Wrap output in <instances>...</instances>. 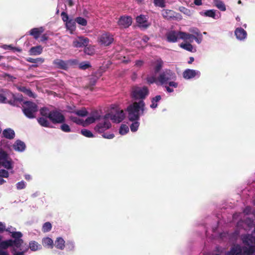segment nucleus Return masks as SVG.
I'll return each instance as SVG.
<instances>
[{"instance_id":"f257e3e1","label":"nucleus","mask_w":255,"mask_h":255,"mask_svg":"<svg viewBox=\"0 0 255 255\" xmlns=\"http://www.w3.org/2000/svg\"><path fill=\"white\" fill-rule=\"evenodd\" d=\"M252 210L251 207L248 206L244 209L243 213L235 214L233 216V220L236 221L239 217L244 216L245 221L240 220L237 223L239 228H243L248 231L253 229L251 235H245L242 236V240L245 245H255V222L253 219L255 216V213L250 214Z\"/></svg>"},{"instance_id":"f03ea898","label":"nucleus","mask_w":255,"mask_h":255,"mask_svg":"<svg viewBox=\"0 0 255 255\" xmlns=\"http://www.w3.org/2000/svg\"><path fill=\"white\" fill-rule=\"evenodd\" d=\"M13 239L1 240L0 243V255H24L28 248L23 250V240Z\"/></svg>"},{"instance_id":"7ed1b4c3","label":"nucleus","mask_w":255,"mask_h":255,"mask_svg":"<svg viewBox=\"0 0 255 255\" xmlns=\"http://www.w3.org/2000/svg\"><path fill=\"white\" fill-rule=\"evenodd\" d=\"M145 111V103L143 100L135 102L127 108L128 119L130 121L139 120L140 116Z\"/></svg>"},{"instance_id":"20e7f679","label":"nucleus","mask_w":255,"mask_h":255,"mask_svg":"<svg viewBox=\"0 0 255 255\" xmlns=\"http://www.w3.org/2000/svg\"><path fill=\"white\" fill-rule=\"evenodd\" d=\"M176 77L174 73L170 70H165L160 74L157 79L155 76H148L146 78V81L149 84L157 83L158 82L162 85L167 83V82L169 80L176 79Z\"/></svg>"},{"instance_id":"39448f33","label":"nucleus","mask_w":255,"mask_h":255,"mask_svg":"<svg viewBox=\"0 0 255 255\" xmlns=\"http://www.w3.org/2000/svg\"><path fill=\"white\" fill-rule=\"evenodd\" d=\"M246 246L244 247L238 245L234 246L226 255H255V245Z\"/></svg>"},{"instance_id":"423d86ee","label":"nucleus","mask_w":255,"mask_h":255,"mask_svg":"<svg viewBox=\"0 0 255 255\" xmlns=\"http://www.w3.org/2000/svg\"><path fill=\"white\" fill-rule=\"evenodd\" d=\"M37 111V106L35 103L29 101L23 103L22 111L25 116L28 118H34Z\"/></svg>"},{"instance_id":"0eeeda50","label":"nucleus","mask_w":255,"mask_h":255,"mask_svg":"<svg viewBox=\"0 0 255 255\" xmlns=\"http://www.w3.org/2000/svg\"><path fill=\"white\" fill-rule=\"evenodd\" d=\"M111 127V124L109 121V115H105L103 117L101 116L94 129L96 132L101 133H104Z\"/></svg>"},{"instance_id":"6e6552de","label":"nucleus","mask_w":255,"mask_h":255,"mask_svg":"<svg viewBox=\"0 0 255 255\" xmlns=\"http://www.w3.org/2000/svg\"><path fill=\"white\" fill-rule=\"evenodd\" d=\"M149 94V90L145 86L133 87L131 89V96L134 100L145 99Z\"/></svg>"},{"instance_id":"1a4fd4ad","label":"nucleus","mask_w":255,"mask_h":255,"mask_svg":"<svg viewBox=\"0 0 255 255\" xmlns=\"http://www.w3.org/2000/svg\"><path fill=\"white\" fill-rule=\"evenodd\" d=\"M0 166L6 169H12L13 168L11 158L7 152L2 149H0Z\"/></svg>"},{"instance_id":"9d476101","label":"nucleus","mask_w":255,"mask_h":255,"mask_svg":"<svg viewBox=\"0 0 255 255\" xmlns=\"http://www.w3.org/2000/svg\"><path fill=\"white\" fill-rule=\"evenodd\" d=\"M0 103H8L15 105V99L14 96L8 91L0 93Z\"/></svg>"},{"instance_id":"9b49d317","label":"nucleus","mask_w":255,"mask_h":255,"mask_svg":"<svg viewBox=\"0 0 255 255\" xmlns=\"http://www.w3.org/2000/svg\"><path fill=\"white\" fill-rule=\"evenodd\" d=\"M109 115V120L110 119L113 122L119 123L125 118V114L123 110L118 109L115 113L112 112L107 114Z\"/></svg>"},{"instance_id":"f8f14e48","label":"nucleus","mask_w":255,"mask_h":255,"mask_svg":"<svg viewBox=\"0 0 255 255\" xmlns=\"http://www.w3.org/2000/svg\"><path fill=\"white\" fill-rule=\"evenodd\" d=\"M181 38L182 40L184 41H189L190 42H192L195 40L198 44H200L203 40L201 33L197 35V36L189 33H181Z\"/></svg>"},{"instance_id":"ddd939ff","label":"nucleus","mask_w":255,"mask_h":255,"mask_svg":"<svg viewBox=\"0 0 255 255\" xmlns=\"http://www.w3.org/2000/svg\"><path fill=\"white\" fill-rule=\"evenodd\" d=\"M49 120L54 124L63 123L65 121L63 115L59 111H53L49 115Z\"/></svg>"},{"instance_id":"4468645a","label":"nucleus","mask_w":255,"mask_h":255,"mask_svg":"<svg viewBox=\"0 0 255 255\" xmlns=\"http://www.w3.org/2000/svg\"><path fill=\"white\" fill-rule=\"evenodd\" d=\"M181 33H186V32L170 31L166 34L167 40L169 42H175L178 39H182Z\"/></svg>"},{"instance_id":"2eb2a0df","label":"nucleus","mask_w":255,"mask_h":255,"mask_svg":"<svg viewBox=\"0 0 255 255\" xmlns=\"http://www.w3.org/2000/svg\"><path fill=\"white\" fill-rule=\"evenodd\" d=\"M200 72L198 70L187 69L183 72V77L186 80H190L200 76Z\"/></svg>"},{"instance_id":"dca6fc26","label":"nucleus","mask_w":255,"mask_h":255,"mask_svg":"<svg viewBox=\"0 0 255 255\" xmlns=\"http://www.w3.org/2000/svg\"><path fill=\"white\" fill-rule=\"evenodd\" d=\"M100 117L101 115L98 111L93 112L90 116L84 121V127H86L94 123L96 121L99 120Z\"/></svg>"},{"instance_id":"f3484780","label":"nucleus","mask_w":255,"mask_h":255,"mask_svg":"<svg viewBox=\"0 0 255 255\" xmlns=\"http://www.w3.org/2000/svg\"><path fill=\"white\" fill-rule=\"evenodd\" d=\"M89 40L84 37H78L73 42V45L76 48H80L86 46L88 45Z\"/></svg>"},{"instance_id":"a211bd4d","label":"nucleus","mask_w":255,"mask_h":255,"mask_svg":"<svg viewBox=\"0 0 255 255\" xmlns=\"http://www.w3.org/2000/svg\"><path fill=\"white\" fill-rule=\"evenodd\" d=\"M113 36L108 34H103L100 37L99 41L102 45L108 46L111 44L113 41Z\"/></svg>"},{"instance_id":"6ab92c4d","label":"nucleus","mask_w":255,"mask_h":255,"mask_svg":"<svg viewBox=\"0 0 255 255\" xmlns=\"http://www.w3.org/2000/svg\"><path fill=\"white\" fill-rule=\"evenodd\" d=\"M136 20L138 26L141 28H146L150 25L147 21V17L146 15H140L137 16Z\"/></svg>"},{"instance_id":"aec40b11","label":"nucleus","mask_w":255,"mask_h":255,"mask_svg":"<svg viewBox=\"0 0 255 255\" xmlns=\"http://www.w3.org/2000/svg\"><path fill=\"white\" fill-rule=\"evenodd\" d=\"M132 18L130 16H121L118 21L119 25L123 28L128 27L131 24Z\"/></svg>"},{"instance_id":"412c9836","label":"nucleus","mask_w":255,"mask_h":255,"mask_svg":"<svg viewBox=\"0 0 255 255\" xmlns=\"http://www.w3.org/2000/svg\"><path fill=\"white\" fill-rule=\"evenodd\" d=\"M235 34L236 38L241 41L244 40L247 36V32L241 27L237 28L235 30Z\"/></svg>"},{"instance_id":"4be33fe9","label":"nucleus","mask_w":255,"mask_h":255,"mask_svg":"<svg viewBox=\"0 0 255 255\" xmlns=\"http://www.w3.org/2000/svg\"><path fill=\"white\" fill-rule=\"evenodd\" d=\"M44 31V29L43 27H39L38 28H33L31 29L29 33L30 35L33 36L35 39H37L40 35L43 33Z\"/></svg>"},{"instance_id":"5701e85b","label":"nucleus","mask_w":255,"mask_h":255,"mask_svg":"<svg viewBox=\"0 0 255 255\" xmlns=\"http://www.w3.org/2000/svg\"><path fill=\"white\" fill-rule=\"evenodd\" d=\"M5 231L10 233L12 238L21 239L22 237V234L21 232H16L15 229L12 227H8L7 229L5 228Z\"/></svg>"},{"instance_id":"b1692460","label":"nucleus","mask_w":255,"mask_h":255,"mask_svg":"<svg viewBox=\"0 0 255 255\" xmlns=\"http://www.w3.org/2000/svg\"><path fill=\"white\" fill-rule=\"evenodd\" d=\"M54 66L58 68L66 69L68 68V62L61 59H56L53 61Z\"/></svg>"},{"instance_id":"393cba45","label":"nucleus","mask_w":255,"mask_h":255,"mask_svg":"<svg viewBox=\"0 0 255 255\" xmlns=\"http://www.w3.org/2000/svg\"><path fill=\"white\" fill-rule=\"evenodd\" d=\"M61 7V9L63 10V11L61 13V17L62 20L64 21L67 22V21H68V14L64 11V10L66 9V6L65 4H63V3H59L58 4V9L57 10V13L59 12V8Z\"/></svg>"},{"instance_id":"a878e982","label":"nucleus","mask_w":255,"mask_h":255,"mask_svg":"<svg viewBox=\"0 0 255 255\" xmlns=\"http://www.w3.org/2000/svg\"><path fill=\"white\" fill-rule=\"evenodd\" d=\"M200 14L202 16L212 17L215 19H217L219 17L216 14V11L214 9H210L204 11H201Z\"/></svg>"},{"instance_id":"bb28decb","label":"nucleus","mask_w":255,"mask_h":255,"mask_svg":"<svg viewBox=\"0 0 255 255\" xmlns=\"http://www.w3.org/2000/svg\"><path fill=\"white\" fill-rule=\"evenodd\" d=\"M14 149L17 151H23L25 148L24 143L21 140H17L15 141L13 145Z\"/></svg>"},{"instance_id":"cd10ccee","label":"nucleus","mask_w":255,"mask_h":255,"mask_svg":"<svg viewBox=\"0 0 255 255\" xmlns=\"http://www.w3.org/2000/svg\"><path fill=\"white\" fill-rule=\"evenodd\" d=\"M191 42H184L181 43L180 44V47L188 51L191 52H195L196 51V48H195L191 43Z\"/></svg>"},{"instance_id":"c85d7f7f","label":"nucleus","mask_w":255,"mask_h":255,"mask_svg":"<svg viewBox=\"0 0 255 255\" xmlns=\"http://www.w3.org/2000/svg\"><path fill=\"white\" fill-rule=\"evenodd\" d=\"M3 136L8 139H12L15 136L14 130L10 128L5 129L2 132Z\"/></svg>"},{"instance_id":"c756f323","label":"nucleus","mask_w":255,"mask_h":255,"mask_svg":"<svg viewBox=\"0 0 255 255\" xmlns=\"http://www.w3.org/2000/svg\"><path fill=\"white\" fill-rule=\"evenodd\" d=\"M55 246L56 248L62 250L65 247V242L63 238L58 237L55 241Z\"/></svg>"},{"instance_id":"7c9ffc66","label":"nucleus","mask_w":255,"mask_h":255,"mask_svg":"<svg viewBox=\"0 0 255 255\" xmlns=\"http://www.w3.org/2000/svg\"><path fill=\"white\" fill-rule=\"evenodd\" d=\"M28 247L32 252H36L42 249L41 245L34 241H30L29 243Z\"/></svg>"},{"instance_id":"2f4dec72","label":"nucleus","mask_w":255,"mask_h":255,"mask_svg":"<svg viewBox=\"0 0 255 255\" xmlns=\"http://www.w3.org/2000/svg\"><path fill=\"white\" fill-rule=\"evenodd\" d=\"M161 99V97L160 95H157L155 97L151 98V104L150 105V107L152 109H156L157 107L158 104L160 101Z\"/></svg>"},{"instance_id":"473e14b6","label":"nucleus","mask_w":255,"mask_h":255,"mask_svg":"<svg viewBox=\"0 0 255 255\" xmlns=\"http://www.w3.org/2000/svg\"><path fill=\"white\" fill-rule=\"evenodd\" d=\"M42 245L45 247L51 249L53 247V242L49 237L44 238L42 240Z\"/></svg>"},{"instance_id":"72a5a7b5","label":"nucleus","mask_w":255,"mask_h":255,"mask_svg":"<svg viewBox=\"0 0 255 255\" xmlns=\"http://www.w3.org/2000/svg\"><path fill=\"white\" fill-rule=\"evenodd\" d=\"M42 47L41 46H37L30 48L29 50L30 54L31 55H37L41 53Z\"/></svg>"},{"instance_id":"f704fd0d","label":"nucleus","mask_w":255,"mask_h":255,"mask_svg":"<svg viewBox=\"0 0 255 255\" xmlns=\"http://www.w3.org/2000/svg\"><path fill=\"white\" fill-rule=\"evenodd\" d=\"M215 6L220 10L225 11L226 10V7L224 2L221 0H214Z\"/></svg>"},{"instance_id":"c9c22d12","label":"nucleus","mask_w":255,"mask_h":255,"mask_svg":"<svg viewBox=\"0 0 255 255\" xmlns=\"http://www.w3.org/2000/svg\"><path fill=\"white\" fill-rule=\"evenodd\" d=\"M66 26L70 33H72L76 28L75 22L72 20H70L66 23Z\"/></svg>"},{"instance_id":"e433bc0d","label":"nucleus","mask_w":255,"mask_h":255,"mask_svg":"<svg viewBox=\"0 0 255 255\" xmlns=\"http://www.w3.org/2000/svg\"><path fill=\"white\" fill-rule=\"evenodd\" d=\"M163 62L161 59H158L155 61L154 71L155 74L153 76H156V73L158 72L162 67Z\"/></svg>"},{"instance_id":"4c0bfd02","label":"nucleus","mask_w":255,"mask_h":255,"mask_svg":"<svg viewBox=\"0 0 255 255\" xmlns=\"http://www.w3.org/2000/svg\"><path fill=\"white\" fill-rule=\"evenodd\" d=\"M162 15L166 19H170L174 16L173 11L168 9L162 10Z\"/></svg>"},{"instance_id":"58836bf2","label":"nucleus","mask_w":255,"mask_h":255,"mask_svg":"<svg viewBox=\"0 0 255 255\" xmlns=\"http://www.w3.org/2000/svg\"><path fill=\"white\" fill-rule=\"evenodd\" d=\"M65 247L67 251H73L75 247V243L72 241H68Z\"/></svg>"},{"instance_id":"ea45409f","label":"nucleus","mask_w":255,"mask_h":255,"mask_svg":"<svg viewBox=\"0 0 255 255\" xmlns=\"http://www.w3.org/2000/svg\"><path fill=\"white\" fill-rule=\"evenodd\" d=\"M130 126V128L132 132H135L137 130L139 126V120H134Z\"/></svg>"},{"instance_id":"a19ab883","label":"nucleus","mask_w":255,"mask_h":255,"mask_svg":"<svg viewBox=\"0 0 255 255\" xmlns=\"http://www.w3.org/2000/svg\"><path fill=\"white\" fill-rule=\"evenodd\" d=\"M39 124L44 127H49L50 125L49 122L45 118H40L38 119Z\"/></svg>"},{"instance_id":"79ce46f5","label":"nucleus","mask_w":255,"mask_h":255,"mask_svg":"<svg viewBox=\"0 0 255 255\" xmlns=\"http://www.w3.org/2000/svg\"><path fill=\"white\" fill-rule=\"evenodd\" d=\"M129 131V128L126 125H122L120 129L119 133L121 135H125Z\"/></svg>"},{"instance_id":"37998d69","label":"nucleus","mask_w":255,"mask_h":255,"mask_svg":"<svg viewBox=\"0 0 255 255\" xmlns=\"http://www.w3.org/2000/svg\"><path fill=\"white\" fill-rule=\"evenodd\" d=\"M52 229V225L50 222L45 223L42 228L43 232L46 233L49 232Z\"/></svg>"},{"instance_id":"c03bdc74","label":"nucleus","mask_w":255,"mask_h":255,"mask_svg":"<svg viewBox=\"0 0 255 255\" xmlns=\"http://www.w3.org/2000/svg\"><path fill=\"white\" fill-rule=\"evenodd\" d=\"M153 3L156 6L162 8L165 6V0H154Z\"/></svg>"},{"instance_id":"a18cd8bd","label":"nucleus","mask_w":255,"mask_h":255,"mask_svg":"<svg viewBox=\"0 0 255 255\" xmlns=\"http://www.w3.org/2000/svg\"><path fill=\"white\" fill-rule=\"evenodd\" d=\"M71 120L74 123L84 126V121L78 117H75L71 116Z\"/></svg>"},{"instance_id":"49530a36","label":"nucleus","mask_w":255,"mask_h":255,"mask_svg":"<svg viewBox=\"0 0 255 255\" xmlns=\"http://www.w3.org/2000/svg\"><path fill=\"white\" fill-rule=\"evenodd\" d=\"M81 133L85 136L87 137H93L94 135L89 130L84 129L81 130Z\"/></svg>"},{"instance_id":"de8ad7c7","label":"nucleus","mask_w":255,"mask_h":255,"mask_svg":"<svg viewBox=\"0 0 255 255\" xmlns=\"http://www.w3.org/2000/svg\"><path fill=\"white\" fill-rule=\"evenodd\" d=\"M90 66H91V65H90L89 62H87V61L82 62L80 63L79 65V67L80 69H83V70L87 69L89 68V67H90Z\"/></svg>"},{"instance_id":"09e8293b","label":"nucleus","mask_w":255,"mask_h":255,"mask_svg":"<svg viewBox=\"0 0 255 255\" xmlns=\"http://www.w3.org/2000/svg\"><path fill=\"white\" fill-rule=\"evenodd\" d=\"M26 182L22 180L16 183V187L17 190H21L24 189L26 187Z\"/></svg>"},{"instance_id":"8fccbe9b","label":"nucleus","mask_w":255,"mask_h":255,"mask_svg":"<svg viewBox=\"0 0 255 255\" xmlns=\"http://www.w3.org/2000/svg\"><path fill=\"white\" fill-rule=\"evenodd\" d=\"M40 114L43 116L48 117L49 119V115L51 114V112H49L48 109L44 108L40 110Z\"/></svg>"},{"instance_id":"3c124183","label":"nucleus","mask_w":255,"mask_h":255,"mask_svg":"<svg viewBox=\"0 0 255 255\" xmlns=\"http://www.w3.org/2000/svg\"><path fill=\"white\" fill-rule=\"evenodd\" d=\"M75 113L78 116L85 117L87 116L88 112L85 109H82L80 110H77V111H76Z\"/></svg>"},{"instance_id":"603ef678","label":"nucleus","mask_w":255,"mask_h":255,"mask_svg":"<svg viewBox=\"0 0 255 255\" xmlns=\"http://www.w3.org/2000/svg\"><path fill=\"white\" fill-rule=\"evenodd\" d=\"M76 21L79 24L83 26H85L87 24V20L81 17H77L76 19Z\"/></svg>"},{"instance_id":"864d4df0","label":"nucleus","mask_w":255,"mask_h":255,"mask_svg":"<svg viewBox=\"0 0 255 255\" xmlns=\"http://www.w3.org/2000/svg\"><path fill=\"white\" fill-rule=\"evenodd\" d=\"M179 10L182 13L187 15L188 16H190L192 14V12L190 10L184 7H179Z\"/></svg>"},{"instance_id":"5fc2aeb1","label":"nucleus","mask_w":255,"mask_h":255,"mask_svg":"<svg viewBox=\"0 0 255 255\" xmlns=\"http://www.w3.org/2000/svg\"><path fill=\"white\" fill-rule=\"evenodd\" d=\"M9 176V173L5 169L0 170V177L7 178Z\"/></svg>"},{"instance_id":"6e6d98bb","label":"nucleus","mask_w":255,"mask_h":255,"mask_svg":"<svg viewBox=\"0 0 255 255\" xmlns=\"http://www.w3.org/2000/svg\"><path fill=\"white\" fill-rule=\"evenodd\" d=\"M61 129H62V131H63L64 132H68L71 131V129L69 127V126L68 125L65 124H62L61 126Z\"/></svg>"},{"instance_id":"4d7b16f0","label":"nucleus","mask_w":255,"mask_h":255,"mask_svg":"<svg viewBox=\"0 0 255 255\" xmlns=\"http://www.w3.org/2000/svg\"><path fill=\"white\" fill-rule=\"evenodd\" d=\"M189 32L194 34L195 35H198L201 34L199 30L196 27H191L189 29Z\"/></svg>"},{"instance_id":"13d9d810","label":"nucleus","mask_w":255,"mask_h":255,"mask_svg":"<svg viewBox=\"0 0 255 255\" xmlns=\"http://www.w3.org/2000/svg\"><path fill=\"white\" fill-rule=\"evenodd\" d=\"M20 90L25 93L27 95H28L30 97H31L33 95L32 92L30 90L26 89L25 87L21 88Z\"/></svg>"},{"instance_id":"bf43d9fd","label":"nucleus","mask_w":255,"mask_h":255,"mask_svg":"<svg viewBox=\"0 0 255 255\" xmlns=\"http://www.w3.org/2000/svg\"><path fill=\"white\" fill-rule=\"evenodd\" d=\"M102 136L103 137L107 139H112L115 136L113 133H104Z\"/></svg>"},{"instance_id":"052dcab7","label":"nucleus","mask_w":255,"mask_h":255,"mask_svg":"<svg viewBox=\"0 0 255 255\" xmlns=\"http://www.w3.org/2000/svg\"><path fill=\"white\" fill-rule=\"evenodd\" d=\"M168 86L173 88H176L178 86V83L174 81H171L168 83Z\"/></svg>"},{"instance_id":"680f3d73","label":"nucleus","mask_w":255,"mask_h":255,"mask_svg":"<svg viewBox=\"0 0 255 255\" xmlns=\"http://www.w3.org/2000/svg\"><path fill=\"white\" fill-rule=\"evenodd\" d=\"M5 225L4 223L0 222V233L3 232L5 230Z\"/></svg>"},{"instance_id":"e2e57ef3","label":"nucleus","mask_w":255,"mask_h":255,"mask_svg":"<svg viewBox=\"0 0 255 255\" xmlns=\"http://www.w3.org/2000/svg\"><path fill=\"white\" fill-rule=\"evenodd\" d=\"M143 61L142 60H137L135 62V65L136 66V67H141L143 65Z\"/></svg>"},{"instance_id":"0e129e2a","label":"nucleus","mask_w":255,"mask_h":255,"mask_svg":"<svg viewBox=\"0 0 255 255\" xmlns=\"http://www.w3.org/2000/svg\"><path fill=\"white\" fill-rule=\"evenodd\" d=\"M165 88L168 93H172L174 91L173 88L169 86H165Z\"/></svg>"},{"instance_id":"69168bd1","label":"nucleus","mask_w":255,"mask_h":255,"mask_svg":"<svg viewBox=\"0 0 255 255\" xmlns=\"http://www.w3.org/2000/svg\"><path fill=\"white\" fill-rule=\"evenodd\" d=\"M28 61H29L30 62H32V63H35L36 61H41V62H42L43 60H42L41 59H39V58H38L37 59H32V58H29V59L28 60Z\"/></svg>"},{"instance_id":"338daca9","label":"nucleus","mask_w":255,"mask_h":255,"mask_svg":"<svg viewBox=\"0 0 255 255\" xmlns=\"http://www.w3.org/2000/svg\"><path fill=\"white\" fill-rule=\"evenodd\" d=\"M24 178L27 181H30L32 179V177L29 174H25Z\"/></svg>"},{"instance_id":"774afa93","label":"nucleus","mask_w":255,"mask_h":255,"mask_svg":"<svg viewBox=\"0 0 255 255\" xmlns=\"http://www.w3.org/2000/svg\"><path fill=\"white\" fill-rule=\"evenodd\" d=\"M85 52L88 55H91L93 54V52L91 51L88 47L85 49Z\"/></svg>"}]
</instances>
